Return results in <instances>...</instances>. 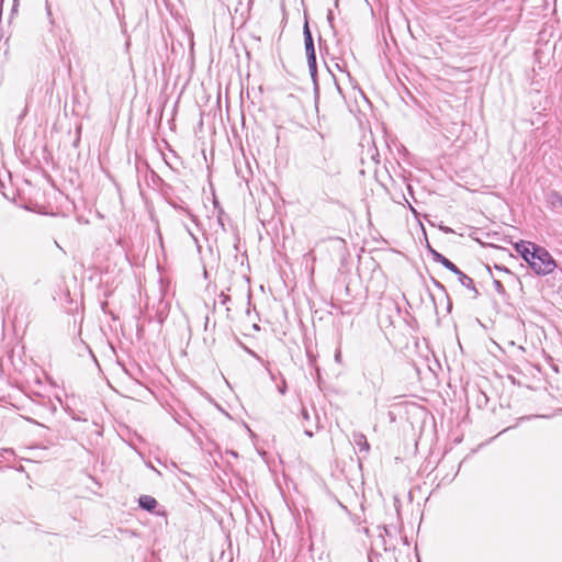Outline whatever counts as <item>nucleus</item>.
Instances as JSON below:
<instances>
[{"mask_svg":"<svg viewBox=\"0 0 562 562\" xmlns=\"http://www.w3.org/2000/svg\"><path fill=\"white\" fill-rule=\"evenodd\" d=\"M515 248L537 274H549L557 267L555 260L543 247L530 241H520L516 244Z\"/></svg>","mask_w":562,"mask_h":562,"instance_id":"obj_1","label":"nucleus"},{"mask_svg":"<svg viewBox=\"0 0 562 562\" xmlns=\"http://www.w3.org/2000/svg\"><path fill=\"white\" fill-rule=\"evenodd\" d=\"M304 43H305V50L307 56V64L310 71L312 75L316 72V55H315V47L312 38V34L308 29V24L305 23L304 25Z\"/></svg>","mask_w":562,"mask_h":562,"instance_id":"obj_2","label":"nucleus"},{"mask_svg":"<svg viewBox=\"0 0 562 562\" xmlns=\"http://www.w3.org/2000/svg\"><path fill=\"white\" fill-rule=\"evenodd\" d=\"M431 254H432L435 261L441 263L443 267H446L453 273H460L459 268L453 262H451L449 259H447L445 256H442L441 254H439L436 250H431Z\"/></svg>","mask_w":562,"mask_h":562,"instance_id":"obj_3","label":"nucleus"},{"mask_svg":"<svg viewBox=\"0 0 562 562\" xmlns=\"http://www.w3.org/2000/svg\"><path fill=\"white\" fill-rule=\"evenodd\" d=\"M139 506L148 512H151L157 506V501L148 495H143L139 497Z\"/></svg>","mask_w":562,"mask_h":562,"instance_id":"obj_4","label":"nucleus"},{"mask_svg":"<svg viewBox=\"0 0 562 562\" xmlns=\"http://www.w3.org/2000/svg\"><path fill=\"white\" fill-rule=\"evenodd\" d=\"M458 277H459V280L461 282L462 285L467 286V288H473V280L465 276L462 271H460V273H456Z\"/></svg>","mask_w":562,"mask_h":562,"instance_id":"obj_5","label":"nucleus"},{"mask_svg":"<svg viewBox=\"0 0 562 562\" xmlns=\"http://www.w3.org/2000/svg\"><path fill=\"white\" fill-rule=\"evenodd\" d=\"M356 442L357 445H362L363 448L367 450L369 448L368 443H367V440H366V437L363 435H359L357 436L356 438Z\"/></svg>","mask_w":562,"mask_h":562,"instance_id":"obj_6","label":"nucleus"},{"mask_svg":"<svg viewBox=\"0 0 562 562\" xmlns=\"http://www.w3.org/2000/svg\"><path fill=\"white\" fill-rule=\"evenodd\" d=\"M494 286H495L497 292H499V293L504 292V286H503V284L499 281H497V280L494 281Z\"/></svg>","mask_w":562,"mask_h":562,"instance_id":"obj_7","label":"nucleus"},{"mask_svg":"<svg viewBox=\"0 0 562 562\" xmlns=\"http://www.w3.org/2000/svg\"><path fill=\"white\" fill-rule=\"evenodd\" d=\"M285 390H286V384H285V382L283 381L282 385H280V387H279V392H280L281 394H284V393H285Z\"/></svg>","mask_w":562,"mask_h":562,"instance_id":"obj_8","label":"nucleus"},{"mask_svg":"<svg viewBox=\"0 0 562 562\" xmlns=\"http://www.w3.org/2000/svg\"><path fill=\"white\" fill-rule=\"evenodd\" d=\"M303 415H304V417H305V418H307V413H306V411H303Z\"/></svg>","mask_w":562,"mask_h":562,"instance_id":"obj_9","label":"nucleus"}]
</instances>
